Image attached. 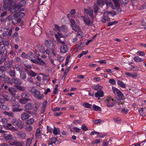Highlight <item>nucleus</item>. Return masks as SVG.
I'll return each mask as SVG.
<instances>
[{"label":"nucleus","instance_id":"bb28decb","mask_svg":"<svg viewBox=\"0 0 146 146\" xmlns=\"http://www.w3.org/2000/svg\"><path fill=\"white\" fill-rule=\"evenodd\" d=\"M37 90L34 87H31L29 88V93L33 95Z\"/></svg>","mask_w":146,"mask_h":146},{"label":"nucleus","instance_id":"f8f14e48","mask_svg":"<svg viewBox=\"0 0 146 146\" xmlns=\"http://www.w3.org/2000/svg\"><path fill=\"white\" fill-rule=\"evenodd\" d=\"M84 11L86 13L88 14L92 19L94 18L93 15V11L92 9H84Z\"/></svg>","mask_w":146,"mask_h":146},{"label":"nucleus","instance_id":"2f4dec72","mask_svg":"<svg viewBox=\"0 0 146 146\" xmlns=\"http://www.w3.org/2000/svg\"><path fill=\"white\" fill-rule=\"evenodd\" d=\"M72 27L73 30L77 32L79 31L80 29V27L76 24L74 25Z\"/></svg>","mask_w":146,"mask_h":146},{"label":"nucleus","instance_id":"a19ab883","mask_svg":"<svg viewBox=\"0 0 146 146\" xmlns=\"http://www.w3.org/2000/svg\"><path fill=\"white\" fill-rule=\"evenodd\" d=\"M16 125L20 129H22L23 127V123L21 121H19Z\"/></svg>","mask_w":146,"mask_h":146},{"label":"nucleus","instance_id":"052dcab7","mask_svg":"<svg viewBox=\"0 0 146 146\" xmlns=\"http://www.w3.org/2000/svg\"><path fill=\"white\" fill-rule=\"evenodd\" d=\"M21 61V58L18 57H15L14 59V61L16 63H19Z\"/></svg>","mask_w":146,"mask_h":146},{"label":"nucleus","instance_id":"6ab92c4d","mask_svg":"<svg viewBox=\"0 0 146 146\" xmlns=\"http://www.w3.org/2000/svg\"><path fill=\"white\" fill-rule=\"evenodd\" d=\"M12 33V30L10 29L9 31H5L2 34V35L4 37H6L8 36H10L11 35Z\"/></svg>","mask_w":146,"mask_h":146},{"label":"nucleus","instance_id":"c756f323","mask_svg":"<svg viewBox=\"0 0 146 146\" xmlns=\"http://www.w3.org/2000/svg\"><path fill=\"white\" fill-rule=\"evenodd\" d=\"M30 100L29 98H23L19 100V102L20 103L22 104H25L28 101Z\"/></svg>","mask_w":146,"mask_h":146},{"label":"nucleus","instance_id":"13d9d810","mask_svg":"<svg viewBox=\"0 0 146 146\" xmlns=\"http://www.w3.org/2000/svg\"><path fill=\"white\" fill-rule=\"evenodd\" d=\"M32 140L30 138L27 139L26 143V146H29L32 142Z\"/></svg>","mask_w":146,"mask_h":146},{"label":"nucleus","instance_id":"8fccbe9b","mask_svg":"<svg viewBox=\"0 0 146 146\" xmlns=\"http://www.w3.org/2000/svg\"><path fill=\"white\" fill-rule=\"evenodd\" d=\"M7 119L5 117L1 118V119L0 120V122H1L5 124L7 123Z\"/></svg>","mask_w":146,"mask_h":146},{"label":"nucleus","instance_id":"f257e3e1","mask_svg":"<svg viewBox=\"0 0 146 146\" xmlns=\"http://www.w3.org/2000/svg\"><path fill=\"white\" fill-rule=\"evenodd\" d=\"M105 102L107 106L108 107L113 106L114 104V101L113 99L110 97H108L105 100Z\"/></svg>","mask_w":146,"mask_h":146},{"label":"nucleus","instance_id":"5fc2aeb1","mask_svg":"<svg viewBox=\"0 0 146 146\" xmlns=\"http://www.w3.org/2000/svg\"><path fill=\"white\" fill-rule=\"evenodd\" d=\"M114 2L115 5L116 7L119 8V4L118 3V0H112Z\"/></svg>","mask_w":146,"mask_h":146},{"label":"nucleus","instance_id":"79ce46f5","mask_svg":"<svg viewBox=\"0 0 146 146\" xmlns=\"http://www.w3.org/2000/svg\"><path fill=\"white\" fill-rule=\"evenodd\" d=\"M38 50L42 53H45V50L44 48L42 46H39L38 47Z\"/></svg>","mask_w":146,"mask_h":146},{"label":"nucleus","instance_id":"412c9836","mask_svg":"<svg viewBox=\"0 0 146 146\" xmlns=\"http://www.w3.org/2000/svg\"><path fill=\"white\" fill-rule=\"evenodd\" d=\"M21 21V18H17L16 17H15L12 20V23L14 25L16 24L17 23L20 22Z\"/></svg>","mask_w":146,"mask_h":146},{"label":"nucleus","instance_id":"b1692460","mask_svg":"<svg viewBox=\"0 0 146 146\" xmlns=\"http://www.w3.org/2000/svg\"><path fill=\"white\" fill-rule=\"evenodd\" d=\"M125 74L128 76H130L131 77L134 78L136 77L137 74L136 73H131L129 72H126L125 73Z\"/></svg>","mask_w":146,"mask_h":146},{"label":"nucleus","instance_id":"a211bd4d","mask_svg":"<svg viewBox=\"0 0 146 146\" xmlns=\"http://www.w3.org/2000/svg\"><path fill=\"white\" fill-rule=\"evenodd\" d=\"M108 14L106 12H105L104 14V18L102 20V21L103 22H105L106 21H109L110 18L108 16Z\"/></svg>","mask_w":146,"mask_h":146},{"label":"nucleus","instance_id":"774afa93","mask_svg":"<svg viewBox=\"0 0 146 146\" xmlns=\"http://www.w3.org/2000/svg\"><path fill=\"white\" fill-rule=\"evenodd\" d=\"M40 106V103L39 102H36L34 104V108L36 110H38Z\"/></svg>","mask_w":146,"mask_h":146},{"label":"nucleus","instance_id":"4d7b16f0","mask_svg":"<svg viewBox=\"0 0 146 146\" xmlns=\"http://www.w3.org/2000/svg\"><path fill=\"white\" fill-rule=\"evenodd\" d=\"M4 113L9 117H13L14 114L12 113H10L6 111H4Z\"/></svg>","mask_w":146,"mask_h":146},{"label":"nucleus","instance_id":"20e7f679","mask_svg":"<svg viewBox=\"0 0 146 146\" xmlns=\"http://www.w3.org/2000/svg\"><path fill=\"white\" fill-rule=\"evenodd\" d=\"M30 60L33 63L36 64L38 65L41 64V63L44 64H45V62L43 60L40 58H37V59H31Z\"/></svg>","mask_w":146,"mask_h":146},{"label":"nucleus","instance_id":"c9c22d12","mask_svg":"<svg viewBox=\"0 0 146 146\" xmlns=\"http://www.w3.org/2000/svg\"><path fill=\"white\" fill-rule=\"evenodd\" d=\"M34 122V119H31L26 121L25 122V123L27 124L30 125L33 124Z\"/></svg>","mask_w":146,"mask_h":146},{"label":"nucleus","instance_id":"aec40b11","mask_svg":"<svg viewBox=\"0 0 146 146\" xmlns=\"http://www.w3.org/2000/svg\"><path fill=\"white\" fill-rule=\"evenodd\" d=\"M19 137L21 138L24 139L27 137V134L25 132L20 131L18 133Z\"/></svg>","mask_w":146,"mask_h":146},{"label":"nucleus","instance_id":"0eeeda50","mask_svg":"<svg viewBox=\"0 0 146 146\" xmlns=\"http://www.w3.org/2000/svg\"><path fill=\"white\" fill-rule=\"evenodd\" d=\"M60 52L62 53H66L68 51V48L66 45H62L60 48Z\"/></svg>","mask_w":146,"mask_h":146},{"label":"nucleus","instance_id":"1a4fd4ad","mask_svg":"<svg viewBox=\"0 0 146 146\" xmlns=\"http://www.w3.org/2000/svg\"><path fill=\"white\" fill-rule=\"evenodd\" d=\"M13 83L15 84L20 85L22 84V81L18 78H14L12 79Z\"/></svg>","mask_w":146,"mask_h":146},{"label":"nucleus","instance_id":"39448f33","mask_svg":"<svg viewBox=\"0 0 146 146\" xmlns=\"http://www.w3.org/2000/svg\"><path fill=\"white\" fill-rule=\"evenodd\" d=\"M33 96L36 98L40 100L42 99L44 97L43 94H41L40 92L38 90L36 91Z\"/></svg>","mask_w":146,"mask_h":146},{"label":"nucleus","instance_id":"393cba45","mask_svg":"<svg viewBox=\"0 0 146 146\" xmlns=\"http://www.w3.org/2000/svg\"><path fill=\"white\" fill-rule=\"evenodd\" d=\"M27 74L28 75L30 76L33 77H35L37 76V74L31 70H29L27 72Z\"/></svg>","mask_w":146,"mask_h":146},{"label":"nucleus","instance_id":"473e14b6","mask_svg":"<svg viewBox=\"0 0 146 146\" xmlns=\"http://www.w3.org/2000/svg\"><path fill=\"white\" fill-rule=\"evenodd\" d=\"M24 66L26 68H25V70L27 72L28 71V70L32 68V65L31 64H24Z\"/></svg>","mask_w":146,"mask_h":146},{"label":"nucleus","instance_id":"c85d7f7f","mask_svg":"<svg viewBox=\"0 0 146 146\" xmlns=\"http://www.w3.org/2000/svg\"><path fill=\"white\" fill-rule=\"evenodd\" d=\"M25 109L27 110H30L33 108L32 104L31 103H28L25 105Z\"/></svg>","mask_w":146,"mask_h":146},{"label":"nucleus","instance_id":"49530a36","mask_svg":"<svg viewBox=\"0 0 146 146\" xmlns=\"http://www.w3.org/2000/svg\"><path fill=\"white\" fill-rule=\"evenodd\" d=\"M25 129L27 131L29 132L32 131L33 127L32 126L29 125L26 126Z\"/></svg>","mask_w":146,"mask_h":146},{"label":"nucleus","instance_id":"dca6fc26","mask_svg":"<svg viewBox=\"0 0 146 146\" xmlns=\"http://www.w3.org/2000/svg\"><path fill=\"white\" fill-rule=\"evenodd\" d=\"M92 88L93 90L98 92L99 91L102 90V87L101 86H100L98 84L96 85L92 86Z\"/></svg>","mask_w":146,"mask_h":146},{"label":"nucleus","instance_id":"f3484780","mask_svg":"<svg viewBox=\"0 0 146 146\" xmlns=\"http://www.w3.org/2000/svg\"><path fill=\"white\" fill-rule=\"evenodd\" d=\"M104 93L103 91L100 90L96 92L95 94V96L96 98H100L103 97Z\"/></svg>","mask_w":146,"mask_h":146},{"label":"nucleus","instance_id":"4c0bfd02","mask_svg":"<svg viewBox=\"0 0 146 146\" xmlns=\"http://www.w3.org/2000/svg\"><path fill=\"white\" fill-rule=\"evenodd\" d=\"M117 84L123 88H125L126 86L124 83L121 80H118L117 82Z\"/></svg>","mask_w":146,"mask_h":146},{"label":"nucleus","instance_id":"603ef678","mask_svg":"<svg viewBox=\"0 0 146 146\" xmlns=\"http://www.w3.org/2000/svg\"><path fill=\"white\" fill-rule=\"evenodd\" d=\"M6 60V58L5 56H2L0 59V64H2L3 62Z\"/></svg>","mask_w":146,"mask_h":146},{"label":"nucleus","instance_id":"a18cd8bd","mask_svg":"<svg viewBox=\"0 0 146 146\" xmlns=\"http://www.w3.org/2000/svg\"><path fill=\"white\" fill-rule=\"evenodd\" d=\"M118 97L120 99L123 100L124 98V96L120 91L117 94Z\"/></svg>","mask_w":146,"mask_h":146},{"label":"nucleus","instance_id":"6e6d98bb","mask_svg":"<svg viewBox=\"0 0 146 146\" xmlns=\"http://www.w3.org/2000/svg\"><path fill=\"white\" fill-rule=\"evenodd\" d=\"M83 105L86 108H91V106L92 105L90 104H89L86 103V102H84L83 104Z\"/></svg>","mask_w":146,"mask_h":146},{"label":"nucleus","instance_id":"09e8293b","mask_svg":"<svg viewBox=\"0 0 146 146\" xmlns=\"http://www.w3.org/2000/svg\"><path fill=\"white\" fill-rule=\"evenodd\" d=\"M5 139L7 140H11L13 137L11 135L9 134L4 137Z\"/></svg>","mask_w":146,"mask_h":146},{"label":"nucleus","instance_id":"5701e85b","mask_svg":"<svg viewBox=\"0 0 146 146\" xmlns=\"http://www.w3.org/2000/svg\"><path fill=\"white\" fill-rule=\"evenodd\" d=\"M40 28H38L35 31V34L37 36L40 35L42 33V28L41 27H40Z\"/></svg>","mask_w":146,"mask_h":146},{"label":"nucleus","instance_id":"0e129e2a","mask_svg":"<svg viewBox=\"0 0 146 146\" xmlns=\"http://www.w3.org/2000/svg\"><path fill=\"white\" fill-rule=\"evenodd\" d=\"M21 56L23 58H27L28 57V55L24 52L22 53Z\"/></svg>","mask_w":146,"mask_h":146},{"label":"nucleus","instance_id":"37998d69","mask_svg":"<svg viewBox=\"0 0 146 146\" xmlns=\"http://www.w3.org/2000/svg\"><path fill=\"white\" fill-rule=\"evenodd\" d=\"M67 28L64 25L62 26L61 27V31H63L64 32H66L68 31Z\"/></svg>","mask_w":146,"mask_h":146},{"label":"nucleus","instance_id":"9b49d317","mask_svg":"<svg viewBox=\"0 0 146 146\" xmlns=\"http://www.w3.org/2000/svg\"><path fill=\"white\" fill-rule=\"evenodd\" d=\"M58 140L57 137H54L51 138L48 141V145H51L53 143H55Z\"/></svg>","mask_w":146,"mask_h":146},{"label":"nucleus","instance_id":"4be33fe9","mask_svg":"<svg viewBox=\"0 0 146 146\" xmlns=\"http://www.w3.org/2000/svg\"><path fill=\"white\" fill-rule=\"evenodd\" d=\"M4 81L5 82L8 83L9 84H11L12 82L11 81L10 78L8 76H5L4 78Z\"/></svg>","mask_w":146,"mask_h":146},{"label":"nucleus","instance_id":"864d4df0","mask_svg":"<svg viewBox=\"0 0 146 146\" xmlns=\"http://www.w3.org/2000/svg\"><path fill=\"white\" fill-rule=\"evenodd\" d=\"M93 109L95 111L101 110V108L99 106L94 105L93 106Z\"/></svg>","mask_w":146,"mask_h":146},{"label":"nucleus","instance_id":"680f3d73","mask_svg":"<svg viewBox=\"0 0 146 146\" xmlns=\"http://www.w3.org/2000/svg\"><path fill=\"white\" fill-rule=\"evenodd\" d=\"M9 3H8L7 2H5L4 3L3 6L4 10L7 9L9 6V5H11V4H9Z\"/></svg>","mask_w":146,"mask_h":146},{"label":"nucleus","instance_id":"cd10ccee","mask_svg":"<svg viewBox=\"0 0 146 146\" xmlns=\"http://www.w3.org/2000/svg\"><path fill=\"white\" fill-rule=\"evenodd\" d=\"M9 73L10 76L11 77H16L15 72L14 70L12 69L10 70L9 72Z\"/></svg>","mask_w":146,"mask_h":146},{"label":"nucleus","instance_id":"9d476101","mask_svg":"<svg viewBox=\"0 0 146 146\" xmlns=\"http://www.w3.org/2000/svg\"><path fill=\"white\" fill-rule=\"evenodd\" d=\"M7 53V50L6 47L4 46H2L0 48V56H4L3 54H6Z\"/></svg>","mask_w":146,"mask_h":146},{"label":"nucleus","instance_id":"423d86ee","mask_svg":"<svg viewBox=\"0 0 146 146\" xmlns=\"http://www.w3.org/2000/svg\"><path fill=\"white\" fill-rule=\"evenodd\" d=\"M14 63V61L13 60L11 59L10 61H9L7 59V61H5L4 63V65L7 68H10L12 64Z\"/></svg>","mask_w":146,"mask_h":146},{"label":"nucleus","instance_id":"3c124183","mask_svg":"<svg viewBox=\"0 0 146 146\" xmlns=\"http://www.w3.org/2000/svg\"><path fill=\"white\" fill-rule=\"evenodd\" d=\"M19 121L17 120L16 118H14L12 119L11 123L13 125H16Z\"/></svg>","mask_w":146,"mask_h":146},{"label":"nucleus","instance_id":"f704fd0d","mask_svg":"<svg viewBox=\"0 0 146 146\" xmlns=\"http://www.w3.org/2000/svg\"><path fill=\"white\" fill-rule=\"evenodd\" d=\"M105 0H97V3L99 6H103L104 5Z\"/></svg>","mask_w":146,"mask_h":146},{"label":"nucleus","instance_id":"bf43d9fd","mask_svg":"<svg viewBox=\"0 0 146 146\" xmlns=\"http://www.w3.org/2000/svg\"><path fill=\"white\" fill-rule=\"evenodd\" d=\"M113 90V93L115 94H117L120 91L117 88L113 87L112 88Z\"/></svg>","mask_w":146,"mask_h":146},{"label":"nucleus","instance_id":"ddd939ff","mask_svg":"<svg viewBox=\"0 0 146 146\" xmlns=\"http://www.w3.org/2000/svg\"><path fill=\"white\" fill-rule=\"evenodd\" d=\"M30 117L29 114L27 113H24L21 115V119L23 120H25Z\"/></svg>","mask_w":146,"mask_h":146},{"label":"nucleus","instance_id":"e2e57ef3","mask_svg":"<svg viewBox=\"0 0 146 146\" xmlns=\"http://www.w3.org/2000/svg\"><path fill=\"white\" fill-rule=\"evenodd\" d=\"M7 129L13 131H17V130L14 127L12 126L9 127H8V128H7Z\"/></svg>","mask_w":146,"mask_h":146},{"label":"nucleus","instance_id":"69168bd1","mask_svg":"<svg viewBox=\"0 0 146 146\" xmlns=\"http://www.w3.org/2000/svg\"><path fill=\"white\" fill-rule=\"evenodd\" d=\"M24 143L21 141H17L15 146H24Z\"/></svg>","mask_w":146,"mask_h":146},{"label":"nucleus","instance_id":"7c9ffc66","mask_svg":"<svg viewBox=\"0 0 146 146\" xmlns=\"http://www.w3.org/2000/svg\"><path fill=\"white\" fill-rule=\"evenodd\" d=\"M15 68L17 71H19L20 73L22 72V68L19 65L16 64L15 65Z\"/></svg>","mask_w":146,"mask_h":146},{"label":"nucleus","instance_id":"c03bdc74","mask_svg":"<svg viewBox=\"0 0 146 146\" xmlns=\"http://www.w3.org/2000/svg\"><path fill=\"white\" fill-rule=\"evenodd\" d=\"M105 3L107 6L108 7H112V4L111 1H108L107 0H105Z\"/></svg>","mask_w":146,"mask_h":146},{"label":"nucleus","instance_id":"6e6552de","mask_svg":"<svg viewBox=\"0 0 146 146\" xmlns=\"http://www.w3.org/2000/svg\"><path fill=\"white\" fill-rule=\"evenodd\" d=\"M42 129L41 127L38 128L36 131L35 136L36 138L40 139L41 138Z\"/></svg>","mask_w":146,"mask_h":146},{"label":"nucleus","instance_id":"f03ea898","mask_svg":"<svg viewBox=\"0 0 146 146\" xmlns=\"http://www.w3.org/2000/svg\"><path fill=\"white\" fill-rule=\"evenodd\" d=\"M80 17L81 19L83 20L85 24L88 26L91 25L93 24V22L90 19L89 17L82 16Z\"/></svg>","mask_w":146,"mask_h":146},{"label":"nucleus","instance_id":"a878e982","mask_svg":"<svg viewBox=\"0 0 146 146\" xmlns=\"http://www.w3.org/2000/svg\"><path fill=\"white\" fill-rule=\"evenodd\" d=\"M8 90L11 94H15V92H17V89L14 87H11L9 88Z\"/></svg>","mask_w":146,"mask_h":146},{"label":"nucleus","instance_id":"338daca9","mask_svg":"<svg viewBox=\"0 0 146 146\" xmlns=\"http://www.w3.org/2000/svg\"><path fill=\"white\" fill-rule=\"evenodd\" d=\"M22 110V109L21 108H12V111L13 112H18V111H20Z\"/></svg>","mask_w":146,"mask_h":146},{"label":"nucleus","instance_id":"ea45409f","mask_svg":"<svg viewBox=\"0 0 146 146\" xmlns=\"http://www.w3.org/2000/svg\"><path fill=\"white\" fill-rule=\"evenodd\" d=\"M15 87L19 90L21 91H23L25 90V88L23 86L15 85Z\"/></svg>","mask_w":146,"mask_h":146},{"label":"nucleus","instance_id":"7ed1b4c3","mask_svg":"<svg viewBox=\"0 0 146 146\" xmlns=\"http://www.w3.org/2000/svg\"><path fill=\"white\" fill-rule=\"evenodd\" d=\"M16 94H9L8 95H6L5 98V99L6 101H15L16 100L15 95Z\"/></svg>","mask_w":146,"mask_h":146},{"label":"nucleus","instance_id":"e433bc0d","mask_svg":"<svg viewBox=\"0 0 146 146\" xmlns=\"http://www.w3.org/2000/svg\"><path fill=\"white\" fill-rule=\"evenodd\" d=\"M53 132L54 134L55 135H57L59 134L60 132V129L58 128H56L54 127Z\"/></svg>","mask_w":146,"mask_h":146},{"label":"nucleus","instance_id":"72a5a7b5","mask_svg":"<svg viewBox=\"0 0 146 146\" xmlns=\"http://www.w3.org/2000/svg\"><path fill=\"white\" fill-rule=\"evenodd\" d=\"M20 73V78L23 80H24L26 78V74L25 73H23L22 72Z\"/></svg>","mask_w":146,"mask_h":146},{"label":"nucleus","instance_id":"de8ad7c7","mask_svg":"<svg viewBox=\"0 0 146 146\" xmlns=\"http://www.w3.org/2000/svg\"><path fill=\"white\" fill-rule=\"evenodd\" d=\"M21 96L22 98H29V96L28 94L25 92L22 93Z\"/></svg>","mask_w":146,"mask_h":146},{"label":"nucleus","instance_id":"4468645a","mask_svg":"<svg viewBox=\"0 0 146 146\" xmlns=\"http://www.w3.org/2000/svg\"><path fill=\"white\" fill-rule=\"evenodd\" d=\"M47 104V101H45L43 102L42 105L41 106L40 111V113H43L44 112V111L46 109V106Z\"/></svg>","mask_w":146,"mask_h":146},{"label":"nucleus","instance_id":"2eb2a0df","mask_svg":"<svg viewBox=\"0 0 146 146\" xmlns=\"http://www.w3.org/2000/svg\"><path fill=\"white\" fill-rule=\"evenodd\" d=\"M45 46L48 48H51L52 47L53 44L52 43L51 41L49 40H46L45 42Z\"/></svg>","mask_w":146,"mask_h":146},{"label":"nucleus","instance_id":"58836bf2","mask_svg":"<svg viewBox=\"0 0 146 146\" xmlns=\"http://www.w3.org/2000/svg\"><path fill=\"white\" fill-rule=\"evenodd\" d=\"M134 61L136 62H140L143 61V59L137 56L135 57L134 58Z\"/></svg>","mask_w":146,"mask_h":146}]
</instances>
